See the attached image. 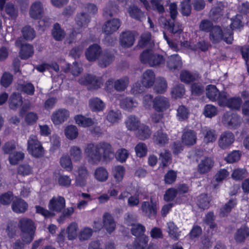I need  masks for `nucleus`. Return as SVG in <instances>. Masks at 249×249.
I'll return each mask as SVG.
<instances>
[{"mask_svg": "<svg viewBox=\"0 0 249 249\" xmlns=\"http://www.w3.org/2000/svg\"><path fill=\"white\" fill-rule=\"evenodd\" d=\"M88 161L92 164H97L101 160L108 162L115 156L112 145L106 142L88 143L84 149Z\"/></svg>", "mask_w": 249, "mask_h": 249, "instance_id": "f257e3e1", "label": "nucleus"}, {"mask_svg": "<svg viewBox=\"0 0 249 249\" xmlns=\"http://www.w3.org/2000/svg\"><path fill=\"white\" fill-rule=\"evenodd\" d=\"M18 225L21 233V238L27 243H31L34 239L36 230L33 220L27 217H22L19 219Z\"/></svg>", "mask_w": 249, "mask_h": 249, "instance_id": "f03ea898", "label": "nucleus"}, {"mask_svg": "<svg viewBox=\"0 0 249 249\" xmlns=\"http://www.w3.org/2000/svg\"><path fill=\"white\" fill-rule=\"evenodd\" d=\"M233 32L230 29H225L224 32L218 26H214L210 32V40L213 43H217L223 40L227 44H231L233 40Z\"/></svg>", "mask_w": 249, "mask_h": 249, "instance_id": "7ed1b4c3", "label": "nucleus"}, {"mask_svg": "<svg viewBox=\"0 0 249 249\" xmlns=\"http://www.w3.org/2000/svg\"><path fill=\"white\" fill-rule=\"evenodd\" d=\"M140 60L143 64H148L150 67H160L164 65L165 59L158 53L151 50H146L140 55Z\"/></svg>", "mask_w": 249, "mask_h": 249, "instance_id": "20e7f679", "label": "nucleus"}, {"mask_svg": "<svg viewBox=\"0 0 249 249\" xmlns=\"http://www.w3.org/2000/svg\"><path fill=\"white\" fill-rule=\"evenodd\" d=\"M27 150L30 154L36 158H41L44 156V150L36 136L31 135L27 142Z\"/></svg>", "mask_w": 249, "mask_h": 249, "instance_id": "39448f33", "label": "nucleus"}, {"mask_svg": "<svg viewBox=\"0 0 249 249\" xmlns=\"http://www.w3.org/2000/svg\"><path fill=\"white\" fill-rule=\"evenodd\" d=\"M129 78L127 76L114 81L113 79H110L106 82L105 89L108 92H111L113 89L118 91H123L127 88Z\"/></svg>", "mask_w": 249, "mask_h": 249, "instance_id": "423d86ee", "label": "nucleus"}, {"mask_svg": "<svg viewBox=\"0 0 249 249\" xmlns=\"http://www.w3.org/2000/svg\"><path fill=\"white\" fill-rule=\"evenodd\" d=\"M141 210L145 216L150 219H154L158 212L157 203L152 198L149 201H143L141 205Z\"/></svg>", "mask_w": 249, "mask_h": 249, "instance_id": "0eeeda50", "label": "nucleus"}, {"mask_svg": "<svg viewBox=\"0 0 249 249\" xmlns=\"http://www.w3.org/2000/svg\"><path fill=\"white\" fill-rule=\"evenodd\" d=\"M222 122L227 127L230 128H235L240 125L242 119L236 114L227 112L224 114Z\"/></svg>", "mask_w": 249, "mask_h": 249, "instance_id": "6e6552de", "label": "nucleus"}, {"mask_svg": "<svg viewBox=\"0 0 249 249\" xmlns=\"http://www.w3.org/2000/svg\"><path fill=\"white\" fill-rule=\"evenodd\" d=\"M197 141V134L196 132L188 128H185L182 131L181 136L182 144L190 147L195 145Z\"/></svg>", "mask_w": 249, "mask_h": 249, "instance_id": "1a4fd4ad", "label": "nucleus"}, {"mask_svg": "<svg viewBox=\"0 0 249 249\" xmlns=\"http://www.w3.org/2000/svg\"><path fill=\"white\" fill-rule=\"evenodd\" d=\"M79 82L81 85H88L91 89H97L103 85V82L100 78L88 74L82 77L79 80Z\"/></svg>", "mask_w": 249, "mask_h": 249, "instance_id": "9d476101", "label": "nucleus"}, {"mask_svg": "<svg viewBox=\"0 0 249 249\" xmlns=\"http://www.w3.org/2000/svg\"><path fill=\"white\" fill-rule=\"evenodd\" d=\"M234 140L235 137L232 132L229 131L224 132L218 139V145L222 149H227L232 144Z\"/></svg>", "mask_w": 249, "mask_h": 249, "instance_id": "9b49d317", "label": "nucleus"}, {"mask_svg": "<svg viewBox=\"0 0 249 249\" xmlns=\"http://www.w3.org/2000/svg\"><path fill=\"white\" fill-rule=\"evenodd\" d=\"M70 116L69 112L65 108H60L53 112L51 116V120L55 124L63 123L67 120Z\"/></svg>", "mask_w": 249, "mask_h": 249, "instance_id": "f8f14e48", "label": "nucleus"}, {"mask_svg": "<svg viewBox=\"0 0 249 249\" xmlns=\"http://www.w3.org/2000/svg\"><path fill=\"white\" fill-rule=\"evenodd\" d=\"M65 199L63 196L53 197L50 200L48 208L51 211L60 213L65 208Z\"/></svg>", "mask_w": 249, "mask_h": 249, "instance_id": "ddd939ff", "label": "nucleus"}, {"mask_svg": "<svg viewBox=\"0 0 249 249\" xmlns=\"http://www.w3.org/2000/svg\"><path fill=\"white\" fill-rule=\"evenodd\" d=\"M214 165V161L211 157H205L197 165V172L200 174H205L211 171Z\"/></svg>", "mask_w": 249, "mask_h": 249, "instance_id": "4468645a", "label": "nucleus"}, {"mask_svg": "<svg viewBox=\"0 0 249 249\" xmlns=\"http://www.w3.org/2000/svg\"><path fill=\"white\" fill-rule=\"evenodd\" d=\"M121 25V21L118 18H113L105 22L103 31L107 35H109L118 30Z\"/></svg>", "mask_w": 249, "mask_h": 249, "instance_id": "2eb2a0df", "label": "nucleus"}, {"mask_svg": "<svg viewBox=\"0 0 249 249\" xmlns=\"http://www.w3.org/2000/svg\"><path fill=\"white\" fill-rule=\"evenodd\" d=\"M170 104L168 98L159 96L154 99L153 108L159 112H162L169 108Z\"/></svg>", "mask_w": 249, "mask_h": 249, "instance_id": "dca6fc26", "label": "nucleus"}, {"mask_svg": "<svg viewBox=\"0 0 249 249\" xmlns=\"http://www.w3.org/2000/svg\"><path fill=\"white\" fill-rule=\"evenodd\" d=\"M44 8L42 4L40 1H35L30 7L29 14L30 17L35 19H39L43 16Z\"/></svg>", "mask_w": 249, "mask_h": 249, "instance_id": "f3484780", "label": "nucleus"}, {"mask_svg": "<svg viewBox=\"0 0 249 249\" xmlns=\"http://www.w3.org/2000/svg\"><path fill=\"white\" fill-rule=\"evenodd\" d=\"M162 19H163V25L164 27L170 33L174 34H180L182 32V25L179 23L175 21H172L171 20L167 19L165 18Z\"/></svg>", "mask_w": 249, "mask_h": 249, "instance_id": "a211bd4d", "label": "nucleus"}, {"mask_svg": "<svg viewBox=\"0 0 249 249\" xmlns=\"http://www.w3.org/2000/svg\"><path fill=\"white\" fill-rule=\"evenodd\" d=\"M166 65L171 71L179 70L182 67L181 57L178 54L171 55L167 58Z\"/></svg>", "mask_w": 249, "mask_h": 249, "instance_id": "6ab92c4d", "label": "nucleus"}, {"mask_svg": "<svg viewBox=\"0 0 249 249\" xmlns=\"http://www.w3.org/2000/svg\"><path fill=\"white\" fill-rule=\"evenodd\" d=\"M135 41L134 36L130 31H125L120 36V43L124 48L131 47Z\"/></svg>", "mask_w": 249, "mask_h": 249, "instance_id": "aec40b11", "label": "nucleus"}, {"mask_svg": "<svg viewBox=\"0 0 249 249\" xmlns=\"http://www.w3.org/2000/svg\"><path fill=\"white\" fill-rule=\"evenodd\" d=\"M131 216L128 215L127 218L125 219V222L128 226H131V233L135 236L140 237L141 235H144L143 234L145 231V228L142 225L137 223L135 224L133 222L129 221Z\"/></svg>", "mask_w": 249, "mask_h": 249, "instance_id": "412c9836", "label": "nucleus"}, {"mask_svg": "<svg viewBox=\"0 0 249 249\" xmlns=\"http://www.w3.org/2000/svg\"><path fill=\"white\" fill-rule=\"evenodd\" d=\"M155 81V74L152 70H147L142 76L141 82L146 88L152 87Z\"/></svg>", "mask_w": 249, "mask_h": 249, "instance_id": "4be33fe9", "label": "nucleus"}, {"mask_svg": "<svg viewBox=\"0 0 249 249\" xmlns=\"http://www.w3.org/2000/svg\"><path fill=\"white\" fill-rule=\"evenodd\" d=\"M101 52L100 47L94 44L90 46L86 52L87 59L89 61H93L98 58Z\"/></svg>", "mask_w": 249, "mask_h": 249, "instance_id": "5701e85b", "label": "nucleus"}, {"mask_svg": "<svg viewBox=\"0 0 249 249\" xmlns=\"http://www.w3.org/2000/svg\"><path fill=\"white\" fill-rule=\"evenodd\" d=\"M103 225L108 233L113 232L116 227V223L112 216L108 213H105L103 216Z\"/></svg>", "mask_w": 249, "mask_h": 249, "instance_id": "b1692460", "label": "nucleus"}, {"mask_svg": "<svg viewBox=\"0 0 249 249\" xmlns=\"http://www.w3.org/2000/svg\"><path fill=\"white\" fill-rule=\"evenodd\" d=\"M28 207V204L24 200L20 198L14 200L12 204V210L17 213H25Z\"/></svg>", "mask_w": 249, "mask_h": 249, "instance_id": "393cba45", "label": "nucleus"}, {"mask_svg": "<svg viewBox=\"0 0 249 249\" xmlns=\"http://www.w3.org/2000/svg\"><path fill=\"white\" fill-rule=\"evenodd\" d=\"M126 128L130 131H136L141 124L140 119L135 115L128 116L125 121Z\"/></svg>", "mask_w": 249, "mask_h": 249, "instance_id": "a878e982", "label": "nucleus"}, {"mask_svg": "<svg viewBox=\"0 0 249 249\" xmlns=\"http://www.w3.org/2000/svg\"><path fill=\"white\" fill-rule=\"evenodd\" d=\"M137 130L136 136L141 140H145L148 139L151 134L149 127L143 124H141Z\"/></svg>", "mask_w": 249, "mask_h": 249, "instance_id": "bb28decb", "label": "nucleus"}, {"mask_svg": "<svg viewBox=\"0 0 249 249\" xmlns=\"http://www.w3.org/2000/svg\"><path fill=\"white\" fill-rule=\"evenodd\" d=\"M153 140L157 144L163 146L168 143L169 139L165 132H163L162 130H159L154 133Z\"/></svg>", "mask_w": 249, "mask_h": 249, "instance_id": "cd10ccee", "label": "nucleus"}, {"mask_svg": "<svg viewBox=\"0 0 249 249\" xmlns=\"http://www.w3.org/2000/svg\"><path fill=\"white\" fill-rule=\"evenodd\" d=\"M118 6L115 2L109 1L104 9L103 15L106 17H111L118 12Z\"/></svg>", "mask_w": 249, "mask_h": 249, "instance_id": "c85d7f7f", "label": "nucleus"}, {"mask_svg": "<svg viewBox=\"0 0 249 249\" xmlns=\"http://www.w3.org/2000/svg\"><path fill=\"white\" fill-rule=\"evenodd\" d=\"M89 106L92 111L99 112L103 110L105 104L100 99L95 97L89 100Z\"/></svg>", "mask_w": 249, "mask_h": 249, "instance_id": "c756f323", "label": "nucleus"}, {"mask_svg": "<svg viewBox=\"0 0 249 249\" xmlns=\"http://www.w3.org/2000/svg\"><path fill=\"white\" fill-rule=\"evenodd\" d=\"M74 120L76 123L80 126L86 127L92 125L93 121L90 118L86 117L82 115H77L75 116Z\"/></svg>", "mask_w": 249, "mask_h": 249, "instance_id": "7c9ffc66", "label": "nucleus"}, {"mask_svg": "<svg viewBox=\"0 0 249 249\" xmlns=\"http://www.w3.org/2000/svg\"><path fill=\"white\" fill-rule=\"evenodd\" d=\"M202 132L204 136V141L206 143L213 142L216 140L217 135L215 130L206 128L203 129Z\"/></svg>", "mask_w": 249, "mask_h": 249, "instance_id": "2f4dec72", "label": "nucleus"}, {"mask_svg": "<svg viewBox=\"0 0 249 249\" xmlns=\"http://www.w3.org/2000/svg\"><path fill=\"white\" fill-rule=\"evenodd\" d=\"M237 201L235 199H231L220 208L219 214L224 217L228 215L231 210L236 205Z\"/></svg>", "mask_w": 249, "mask_h": 249, "instance_id": "473e14b6", "label": "nucleus"}, {"mask_svg": "<svg viewBox=\"0 0 249 249\" xmlns=\"http://www.w3.org/2000/svg\"><path fill=\"white\" fill-rule=\"evenodd\" d=\"M149 238L144 235L140 237H137L133 243L134 249H145L148 245Z\"/></svg>", "mask_w": 249, "mask_h": 249, "instance_id": "72a5a7b5", "label": "nucleus"}, {"mask_svg": "<svg viewBox=\"0 0 249 249\" xmlns=\"http://www.w3.org/2000/svg\"><path fill=\"white\" fill-rule=\"evenodd\" d=\"M94 176L98 181L105 182L108 179V173L105 168L99 167L95 170Z\"/></svg>", "mask_w": 249, "mask_h": 249, "instance_id": "f704fd0d", "label": "nucleus"}, {"mask_svg": "<svg viewBox=\"0 0 249 249\" xmlns=\"http://www.w3.org/2000/svg\"><path fill=\"white\" fill-rule=\"evenodd\" d=\"M122 118L121 111L119 110H111L106 116L107 120L111 124L118 123Z\"/></svg>", "mask_w": 249, "mask_h": 249, "instance_id": "c9c22d12", "label": "nucleus"}, {"mask_svg": "<svg viewBox=\"0 0 249 249\" xmlns=\"http://www.w3.org/2000/svg\"><path fill=\"white\" fill-rule=\"evenodd\" d=\"M22 103V99L20 94L14 93L10 98L9 107L12 109H16L20 107Z\"/></svg>", "mask_w": 249, "mask_h": 249, "instance_id": "e433bc0d", "label": "nucleus"}, {"mask_svg": "<svg viewBox=\"0 0 249 249\" xmlns=\"http://www.w3.org/2000/svg\"><path fill=\"white\" fill-rule=\"evenodd\" d=\"M78 176L76 180L81 186H84L86 184V179L89 176V173L85 167L81 166L78 170Z\"/></svg>", "mask_w": 249, "mask_h": 249, "instance_id": "4c0bfd02", "label": "nucleus"}, {"mask_svg": "<svg viewBox=\"0 0 249 249\" xmlns=\"http://www.w3.org/2000/svg\"><path fill=\"white\" fill-rule=\"evenodd\" d=\"M219 92V91L214 85H209L206 87V96L212 101H216Z\"/></svg>", "mask_w": 249, "mask_h": 249, "instance_id": "58836bf2", "label": "nucleus"}, {"mask_svg": "<svg viewBox=\"0 0 249 249\" xmlns=\"http://www.w3.org/2000/svg\"><path fill=\"white\" fill-rule=\"evenodd\" d=\"M125 172V168L122 165L115 166L112 169V175L117 182H121Z\"/></svg>", "mask_w": 249, "mask_h": 249, "instance_id": "ea45409f", "label": "nucleus"}, {"mask_svg": "<svg viewBox=\"0 0 249 249\" xmlns=\"http://www.w3.org/2000/svg\"><path fill=\"white\" fill-rule=\"evenodd\" d=\"M34 52L33 46L29 44H25L21 47L19 54L21 59H26L31 57Z\"/></svg>", "mask_w": 249, "mask_h": 249, "instance_id": "a19ab883", "label": "nucleus"}, {"mask_svg": "<svg viewBox=\"0 0 249 249\" xmlns=\"http://www.w3.org/2000/svg\"><path fill=\"white\" fill-rule=\"evenodd\" d=\"M167 84L164 78L160 77L157 79L154 87V91L157 93H163L166 90Z\"/></svg>", "mask_w": 249, "mask_h": 249, "instance_id": "79ce46f5", "label": "nucleus"}, {"mask_svg": "<svg viewBox=\"0 0 249 249\" xmlns=\"http://www.w3.org/2000/svg\"><path fill=\"white\" fill-rule=\"evenodd\" d=\"M77 25L80 27H85L90 21L89 16L85 12L77 14L75 18Z\"/></svg>", "mask_w": 249, "mask_h": 249, "instance_id": "37998d69", "label": "nucleus"}, {"mask_svg": "<svg viewBox=\"0 0 249 249\" xmlns=\"http://www.w3.org/2000/svg\"><path fill=\"white\" fill-rule=\"evenodd\" d=\"M120 105L122 108L129 110L136 107L138 103L131 98L126 97L121 100Z\"/></svg>", "mask_w": 249, "mask_h": 249, "instance_id": "c03bdc74", "label": "nucleus"}, {"mask_svg": "<svg viewBox=\"0 0 249 249\" xmlns=\"http://www.w3.org/2000/svg\"><path fill=\"white\" fill-rule=\"evenodd\" d=\"M210 200L208 195L205 194L200 195L197 199V205L200 209L205 210L209 208Z\"/></svg>", "mask_w": 249, "mask_h": 249, "instance_id": "a18cd8bd", "label": "nucleus"}, {"mask_svg": "<svg viewBox=\"0 0 249 249\" xmlns=\"http://www.w3.org/2000/svg\"><path fill=\"white\" fill-rule=\"evenodd\" d=\"M242 103V100L240 97H234L230 98L226 106L232 110H239Z\"/></svg>", "mask_w": 249, "mask_h": 249, "instance_id": "49530a36", "label": "nucleus"}, {"mask_svg": "<svg viewBox=\"0 0 249 249\" xmlns=\"http://www.w3.org/2000/svg\"><path fill=\"white\" fill-rule=\"evenodd\" d=\"M128 13L131 18L138 20H141L144 17L141 10L134 5L129 7Z\"/></svg>", "mask_w": 249, "mask_h": 249, "instance_id": "de8ad7c7", "label": "nucleus"}, {"mask_svg": "<svg viewBox=\"0 0 249 249\" xmlns=\"http://www.w3.org/2000/svg\"><path fill=\"white\" fill-rule=\"evenodd\" d=\"M249 235V229L241 227L236 232L235 239L237 242H242Z\"/></svg>", "mask_w": 249, "mask_h": 249, "instance_id": "09e8293b", "label": "nucleus"}, {"mask_svg": "<svg viewBox=\"0 0 249 249\" xmlns=\"http://www.w3.org/2000/svg\"><path fill=\"white\" fill-rule=\"evenodd\" d=\"M185 93V88L183 85L179 84L176 85L172 89L171 95L172 97L177 99L181 98Z\"/></svg>", "mask_w": 249, "mask_h": 249, "instance_id": "8fccbe9b", "label": "nucleus"}, {"mask_svg": "<svg viewBox=\"0 0 249 249\" xmlns=\"http://www.w3.org/2000/svg\"><path fill=\"white\" fill-rule=\"evenodd\" d=\"M65 32L58 23L54 24L52 31V35L53 38L57 41L61 40L65 36Z\"/></svg>", "mask_w": 249, "mask_h": 249, "instance_id": "3c124183", "label": "nucleus"}, {"mask_svg": "<svg viewBox=\"0 0 249 249\" xmlns=\"http://www.w3.org/2000/svg\"><path fill=\"white\" fill-rule=\"evenodd\" d=\"M21 33L24 38L27 40H32L36 36V32L34 29L30 26L23 27Z\"/></svg>", "mask_w": 249, "mask_h": 249, "instance_id": "603ef678", "label": "nucleus"}, {"mask_svg": "<svg viewBox=\"0 0 249 249\" xmlns=\"http://www.w3.org/2000/svg\"><path fill=\"white\" fill-rule=\"evenodd\" d=\"M78 225L76 223H71L66 230L69 240H73L76 238L77 235Z\"/></svg>", "mask_w": 249, "mask_h": 249, "instance_id": "864d4df0", "label": "nucleus"}, {"mask_svg": "<svg viewBox=\"0 0 249 249\" xmlns=\"http://www.w3.org/2000/svg\"><path fill=\"white\" fill-rule=\"evenodd\" d=\"M196 79L195 75L187 71L183 70L180 72V79L185 83L189 84L195 81Z\"/></svg>", "mask_w": 249, "mask_h": 249, "instance_id": "5fc2aeb1", "label": "nucleus"}, {"mask_svg": "<svg viewBox=\"0 0 249 249\" xmlns=\"http://www.w3.org/2000/svg\"><path fill=\"white\" fill-rule=\"evenodd\" d=\"M177 111V117L179 121H183L188 118L189 111L184 106H179Z\"/></svg>", "mask_w": 249, "mask_h": 249, "instance_id": "6e6d98bb", "label": "nucleus"}, {"mask_svg": "<svg viewBox=\"0 0 249 249\" xmlns=\"http://www.w3.org/2000/svg\"><path fill=\"white\" fill-rule=\"evenodd\" d=\"M70 154L74 161L80 160L82 159V154L81 148L77 146H72L70 149Z\"/></svg>", "mask_w": 249, "mask_h": 249, "instance_id": "4d7b16f0", "label": "nucleus"}, {"mask_svg": "<svg viewBox=\"0 0 249 249\" xmlns=\"http://www.w3.org/2000/svg\"><path fill=\"white\" fill-rule=\"evenodd\" d=\"M61 166L67 171H71L73 169L71 160L68 155H63L60 159Z\"/></svg>", "mask_w": 249, "mask_h": 249, "instance_id": "13d9d810", "label": "nucleus"}, {"mask_svg": "<svg viewBox=\"0 0 249 249\" xmlns=\"http://www.w3.org/2000/svg\"><path fill=\"white\" fill-rule=\"evenodd\" d=\"M167 225L169 235L174 240H178L180 236L178 228L173 222H169Z\"/></svg>", "mask_w": 249, "mask_h": 249, "instance_id": "bf43d9fd", "label": "nucleus"}, {"mask_svg": "<svg viewBox=\"0 0 249 249\" xmlns=\"http://www.w3.org/2000/svg\"><path fill=\"white\" fill-rule=\"evenodd\" d=\"M243 17L240 15H236L234 18L231 19V28L230 29L232 32L234 29H238L243 27L244 24L242 22Z\"/></svg>", "mask_w": 249, "mask_h": 249, "instance_id": "052dcab7", "label": "nucleus"}, {"mask_svg": "<svg viewBox=\"0 0 249 249\" xmlns=\"http://www.w3.org/2000/svg\"><path fill=\"white\" fill-rule=\"evenodd\" d=\"M65 134L66 137L69 139H75L78 135L77 128L74 125H69L66 128Z\"/></svg>", "mask_w": 249, "mask_h": 249, "instance_id": "680f3d73", "label": "nucleus"}, {"mask_svg": "<svg viewBox=\"0 0 249 249\" xmlns=\"http://www.w3.org/2000/svg\"><path fill=\"white\" fill-rule=\"evenodd\" d=\"M136 156L139 158L145 157L147 153V147L143 142L138 143L135 147Z\"/></svg>", "mask_w": 249, "mask_h": 249, "instance_id": "e2e57ef3", "label": "nucleus"}, {"mask_svg": "<svg viewBox=\"0 0 249 249\" xmlns=\"http://www.w3.org/2000/svg\"><path fill=\"white\" fill-rule=\"evenodd\" d=\"M150 3L153 10L159 14H162L165 12L162 0H151Z\"/></svg>", "mask_w": 249, "mask_h": 249, "instance_id": "0e129e2a", "label": "nucleus"}, {"mask_svg": "<svg viewBox=\"0 0 249 249\" xmlns=\"http://www.w3.org/2000/svg\"><path fill=\"white\" fill-rule=\"evenodd\" d=\"M17 225L16 222L10 221L7 224L6 231L9 238H14L17 231Z\"/></svg>", "mask_w": 249, "mask_h": 249, "instance_id": "69168bd1", "label": "nucleus"}, {"mask_svg": "<svg viewBox=\"0 0 249 249\" xmlns=\"http://www.w3.org/2000/svg\"><path fill=\"white\" fill-rule=\"evenodd\" d=\"M177 177V172L173 170H170L164 176V183L166 184H171L175 182Z\"/></svg>", "mask_w": 249, "mask_h": 249, "instance_id": "338daca9", "label": "nucleus"}, {"mask_svg": "<svg viewBox=\"0 0 249 249\" xmlns=\"http://www.w3.org/2000/svg\"><path fill=\"white\" fill-rule=\"evenodd\" d=\"M93 233L92 229L89 227H85L82 229L79 234V239L81 241L89 239Z\"/></svg>", "mask_w": 249, "mask_h": 249, "instance_id": "774afa93", "label": "nucleus"}]
</instances>
